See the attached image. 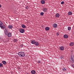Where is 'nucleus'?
<instances>
[{"instance_id": "nucleus-16", "label": "nucleus", "mask_w": 74, "mask_h": 74, "mask_svg": "<svg viewBox=\"0 0 74 74\" xmlns=\"http://www.w3.org/2000/svg\"><path fill=\"white\" fill-rule=\"evenodd\" d=\"M38 44H39L38 42H36V43H35V45L36 46H38Z\"/></svg>"}, {"instance_id": "nucleus-14", "label": "nucleus", "mask_w": 74, "mask_h": 74, "mask_svg": "<svg viewBox=\"0 0 74 74\" xmlns=\"http://www.w3.org/2000/svg\"><path fill=\"white\" fill-rule=\"evenodd\" d=\"M31 43L32 44H35L36 43V41L34 40H32L31 42Z\"/></svg>"}, {"instance_id": "nucleus-1", "label": "nucleus", "mask_w": 74, "mask_h": 74, "mask_svg": "<svg viewBox=\"0 0 74 74\" xmlns=\"http://www.w3.org/2000/svg\"><path fill=\"white\" fill-rule=\"evenodd\" d=\"M18 55L21 57H24L25 56V53L23 52H20L18 53Z\"/></svg>"}, {"instance_id": "nucleus-3", "label": "nucleus", "mask_w": 74, "mask_h": 74, "mask_svg": "<svg viewBox=\"0 0 74 74\" xmlns=\"http://www.w3.org/2000/svg\"><path fill=\"white\" fill-rule=\"evenodd\" d=\"M5 35L7 36L8 37H11L12 34H11V33L10 32L9 33H6Z\"/></svg>"}, {"instance_id": "nucleus-7", "label": "nucleus", "mask_w": 74, "mask_h": 74, "mask_svg": "<svg viewBox=\"0 0 74 74\" xmlns=\"http://www.w3.org/2000/svg\"><path fill=\"white\" fill-rule=\"evenodd\" d=\"M60 49L61 51H63L64 49V47L62 46L60 47Z\"/></svg>"}, {"instance_id": "nucleus-28", "label": "nucleus", "mask_w": 74, "mask_h": 74, "mask_svg": "<svg viewBox=\"0 0 74 74\" xmlns=\"http://www.w3.org/2000/svg\"><path fill=\"white\" fill-rule=\"evenodd\" d=\"M20 46L21 47H23V44H21L20 45Z\"/></svg>"}, {"instance_id": "nucleus-21", "label": "nucleus", "mask_w": 74, "mask_h": 74, "mask_svg": "<svg viewBox=\"0 0 74 74\" xmlns=\"http://www.w3.org/2000/svg\"><path fill=\"white\" fill-rule=\"evenodd\" d=\"M71 14H72V12H68V15H71Z\"/></svg>"}, {"instance_id": "nucleus-11", "label": "nucleus", "mask_w": 74, "mask_h": 74, "mask_svg": "<svg viewBox=\"0 0 74 74\" xmlns=\"http://www.w3.org/2000/svg\"><path fill=\"white\" fill-rule=\"evenodd\" d=\"M53 27L54 28H56L57 27V24L55 23L53 25Z\"/></svg>"}, {"instance_id": "nucleus-25", "label": "nucleus", "mask_w": 74, "mask_h": 74, "mask_svg": "<svg viewBox=\"0 0 74 74\" xmlns=\"http://www.w3.org/2000/svg\"><path fill=\"white\" fill-rule=\"evenodd\" d=\"M68 30H71V27H68Z\"/></svg>"}, {"instance_id": "nucleus-22", "label": "nucleus", "mask_w": 74, "mask_h": 74, "mask_svg": "<svg viewBox=\"0 0 74 74\" xmlns=\"http://www.w3.org/2000/svg\"><path fill=\"white\" fill-rule=\"evenodd\" d=\"M45 30H47L48 31L49 30V27H47L45 28Z\"/></svg>"}, {"instance_id": "nucleus-8", "label": "nucleus", "mask_w": 74, "mask_h": 74, "mask_svg": "<svg viewBox=\"0 0 74 74\" xmlns=\"http://www.w3.org/2000/svg\"><path fill=\"white\" fill-rule=\"evenodd\" d=\"M20 32L21 33H23L25 32V30L23 29H21L20 30Z\"/></svg>"}, {"instance_id": "nucleus-2", "label": "nucleus", "mask_w": 74, "mask_h": 74, "mask_svg": "<svg viewBox=\"0 0 74 74\" xmlns=\"http://www.w3.org/2000/svg\"><path fill=\"white\" fill-rule=\"evenodd\" d=\"M0 27L2 29H4V26L3 25V23H2V22L1 21H0Z\"/></svg>"}, {"instance_id": "nucleus-29", "label": "nucleus", "mask_w": 74, "mask_h": 74, "mask_svg": "<svg viewBox=\"0 0 74 74\" xmlns=\"http://www.w3.org/2000/svg\"><path fill=\"white\" fill-rule=\"evenodd\" d=\"M3 66V64L0 63V67H1Z\"/></svg>"}, {"instance_id": "nucleus-26", "label": "nucleus", "mask_w": 74, "mask_h": 74, "mask_svg": "<svg viewBox=\"0 0 74 74\" xmlns=\"http://www.w3.org/2000/svg\"><path fill=\"white\" fill-rule=\"evenodd\" d=\"M25 8L27 9V10H28V9H29V7L28 6H27Z\"/></svg>"}, {"instance_id": "nucleus-9", "label": "nucleus", "mask_w": 74, "mask_h": 74, "mask_svg": "<svg viewBox=\"0 0 74 74\" xmlns=\"http://www.w3.org/2000/svg\"><path fill=\"white\" fill-rule=\"evenodd\" d=\"M74 43L73 42H71L69 44L70 46L71 47H73V46H74Z\"/></svg>"}, {"instance_id": "nucleus-13", "label": "nucleus", "mask_w": 74, "mask_h": 74, "mask_svg": "<svg viewBox=\"0 0 74 74\" xmlns=\"http://www.w3.org/2000/svg\"><path fill=\"white\" fill-rule=\"evenodd\" d=\"M56 16L57 18H59L60 16V15L59 13H57L56 15Z\"/></svg>"}, {"instance_id": "nucleus-19", "label": "nucleus", "mask_w": 74, "mask_h": 74, "mask_svg": "<svg viewBox=\"0 0 74 74\" xmlns=\"http://www.w3.org/2000/svg\"><path fill=\"white\" fill-rule=\"evenodd\" d=\"M8 28L10 29H12V25H9L8 26Z\"/></svg>"}, {"instance_id": "nucleus-24", "label": "nucleus", "mask_w": 74, "mask_h": 74, "mask_svg": "<svg viewBox=\"0 0 74 74\" xmlns=\"http://www.w3.org/2000/svg\"><path fill=\"white\" fill-rule=\"evenodd\" d=\"M63 70L64 71H66V68H64L63 69Z\"/></svg>"}, {"instance_id": "nucleus-31", "label": "nucleus", "mask_w": 74, "mask_h": 74, "mask_svg": "<svg viewBox=\"0 0 74 74\" xmlns=\"http://www.w3.org/2000/svg\"><path fill=\"white\" fill-rule=\"evenodd\" d=\"M57 36H59V33H57Z\"/></svg>"}, {"instance_id": "nucleus-15", "label": "nucleus", "mask_w": 74, "mask_h": 74, "mask_svg": "<svg viewBox=\"0 0 74 74\" xmlns=\"http://www.w3.org/2000/svg\"><path fill=\"white\" fill-rule=\"evenodd\" d=\"M64 37L65 38H68V36L67 35H64Z\"/></svg>"}, {"instance_id": "nucleus-17", "label": "nucleus", "mask_w": 74, "mask_h": 74, "mask_svg": "<svg viewBox=\"0 0 74 74\" xmlns=\"http://www.w3.org/2000/svg\"><path fill=\"white\" fill-rule=\"evenodd\" d=\"M41 3L42 4H45V1H44V0H42V1H41Z\"/></svg>"}, {"instance_id": "nucleus-6", "label": "nucleus", "mask_w": 74, "mask_h": 74, "mask_svg": "<svg viewBox=\"0 0 74 74\" xmlns=\"http://www.w3.org/2000/svg\"><path fill=\"white\" fill-rule=\"evenodd\" d=\"M4 33H8V29L7 28H5V29L4 30Z\"/></svg>"}, {"instance_id": "nucleus-12", "label": "nucleus", "mask_w": 74, "mask_h": 74, "mask_svg": "<svg viewBox=\"0 0 74 74\" xmlns=\"http://www.w3.org/2000/svg\"><path fill=\"white\" fill-rule=\"evenodd\" d=\"M31 72L32 74H35L36 73V71L34 70H32Z\"/></svg>"}, {"instance_id": "nucleus-33", "label": "nucleus", "mask_w": 74, "mask_h": 74, "mask_svg": "<svg viewBox=\"0 0 74 74\" xmlns=\"http://www.w3.org/2000/svg\"><path fill=\"white\" fill-rule=\"evenodd\" d=\"M18 69H21V68H20V67H18Z\"/></svg>"}, {"instance_id": "nucleus-32", "label": "nucleus", "mask_w": 74, "mask_h": 74, "mask_svg": "<svg viewBox=\"0 0 74 74\" xmlns=\"http://www.w3.org/2000/svg\"><path fill=\"white\" fill-rule=\"evenodd\" d=\"M38 63H39H39H40V61H38Z\"/></svg>"}, {"instance_id": "nucleus-27", "label": "nucleus", "mask_w": 74, "mask_h": 74, "mask_svg": "<svg viewBox=\"0 0 74 74\" xmlns=\"http://www.w3.org/2000/svg\"><path fill=\"white\" fill-rule=\"evenodd\" d=\"M64 3V2L63 1L61 3V4H63Z\"/></svg>"}, {"instance_id": "nucleus-4", "label": "nucleus", "mask_w": 74, "mask_h": 74, "mask_svg": "<svg viewBox=\"0 0 74 74\" xmlns=\"http://www.w3.org/2000/svg\"><path fill=\"white\" fill-rule=\"evenodd\" d=\"M71 62H74V56L72 55L71 57Z\"/></svg>"}, {"instance_id": "nucleus-20", "label": "nucleus", "mask_w": 74, "mask_h": 74, "mask_svg": "<svg viewBox=\"0 0 74 74\" xmlns=\"http://www.w3.org/2000/svg\"><path fill=\"white\" fill-rule=\"evenodd\" d=\"M21 27H23V28H25V27H26V26L24 25H22Z\"/></svg>"}, {"instance_id": "nucleus-18", "label": "nucleus", "mask_w": 74, "mask_h": 74, "mask_svg": "<svg viewBox=\"0 0 74 74\" xmlns=\"http://www.w3.org/2000/svg\"><path fill=\"white\" fill-rule=\"evenodd\" d=\"M13 41L14 42H16L18 40L16 39H14L13 40Z\"/></svg>"}, {"instance_id": "nucleus-5", "label": "nucleus", "mask_w": 74, "mask_h": 74, "mask_svg": "<svg viewBox=\"0 0 74 74\" xmlns=\"http://www.w3.org/2000/svg\"><path fill=\"white\" fill-rule=\"evenodd\" d=\"M42 11L44 12H46L48 11L47 8H44L42 9Z\"/></svg>"}, {"instance_id": "nucleus-30", "label": "nucleus", "mask_w": 74, "mask_h": 74, "mask_svg": "<svg viewBox=\"0 0 74 74\" xmlns=\"http://www.w3.org/2000/svg\"><path fill=\"white\" fill-rule=\"evenodd\" d=\"M72 67L73 68H74V64H73L72 65Z\"/></svg>"}, {"instance_id": "nucleus-34", "label": "nucleus", "mask_w": 74, "mask_h": 74, "mask_svg": "<svg viewBox=\"0 0 74 74\" xmlns=\"http://www.w3.org/2000/svg\"><path fill=\"white\" fill-rule=\"evenodd\" d=\"M1 4H0V8H1Z\"/></svg>"}, {"instance_id": "nucleus-23", "label": "nucleus", "mask_w": 74, "mask_h": 74, "mask_svg": "<svg viewBox=\"0 0 74 74\" xmlns=\"http://www.w3.org/2000/svg\"><path fill=\"white\" fill-rule=\"evenodd\" d=\"M44 14V12H41L40 13V15H41V16H43Z\"/></svg>"}, {"instance_id": "nucleus-10", "label": "nucleus", "mask_w": 74, "mask_h": 74, "mask_svg": "<svg viewBox=\"0 0 74 74\" xmlns=\"http://www.w3.org/2000/svg\"><path fill=\"white\" fill-rule=\"evenodd\" d=\"M2 63L4 65H5L7 64V62L5 61H2Z\"/></svg>"}]
</instances>
